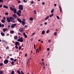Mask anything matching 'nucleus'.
Wrapping results in <instances>:
<instances>
[{
  "mask_svg": "<svg viewBox=\"0 0 74 74\" xmlns=\"http://www.w3.org/2000/svg\"><path fill=\"white\" fill-rule=\"evenodd\" d=\"M2 25L1 24H0V27H1Z\"/></svg>",
  "mask_w": 74,
  "mask_h": 74,
  "instance_id": "obj_61",
  "label": "nucleus"
},
{
  "mask_svg": "<svg viewBox=\"0 0 74 74\" xmlns=\"http://www.w3.org/2000/svg\"><path fill=\"white\" fill-rule=\"evenodd\" d=\"M18 41H19V42H23V38L21 37L20 38H19L17 40Z\"/></svg>",
  "mask_w": 74,
  "mask_h": 74,
  "instance_id": "obj_3",
  "label": "nucleus"
},
{
  "mask_svg": "<svg viewBox=\"0 0 74 74\" xmlns=\"http://www.w3.org/2000/svg\"><path fill=\"white\" fill-rule=\"evenodd\" d=\"M21 74H24V73L22 72V71H21Z\"/></svg>",
  "mask_w": 74,
  "mask_h": 74,
  "instance_id": "obj_43",
  "label": "nucleus"
},
{
  "mask_svg": "<svg viewBox=\"0 0 74 74\" xmlns=\"http://www.w3.org/2000/svg\"><path fill=\"white\" fill-rule=\"evenodd\" d=\"M7 21L9 23H10V18L8 17H7Z\"/></svg>",
  "mask_w": 74,
  "mask_h": 74,
  "instance_id": "obj_9",
  "label": "nucleus"
},
{
  "mask_svg": "<svg viewBox=\"0 0 74 74\" xmlns=\"http://www.w3.org/2000/svg\"><path fill=\"white\" fill-rule=\"evenodd\" d=\"M44 24H45V25H47V23L45 22V23Z\"/></svg>",
  "mask_w": 74,
  "mask_h": 74,
  "instance_id": "obj_60",
  "label": "nucleus"
},
{
  "mask_svg": "<svg viewBox=\"0 0 74 74\" xmlns=\"http://www.w3.org/2000/svg\"><path fill=\"white\" fill-rule=\"evenodd\" d=\"M13 17H14V18H16L17 17H16V14H14V15H13Z\"/></svg>",
  "mask_w": 74,
  "mask_h": 74,
  "instance_id": "obj_14",
  "label": "nucleus"
},
{
  "mask_svg": "<svg viewBox=\"0 0 74 74\" xmlns=\"http://www.w3.org/2000/svg\"><path fill=\"white\" fill-rule=\"evenodd\" d=\"M3 8H6V9H7V8H8V6H6V5H4L3 6Z\"/></svg>",
  "mask_w": 74,
  "mask_h": 74,
  "instance_id": "obj_13",
  "label": "nucleus"
},
{
  "mask_svg": "<svg viewBox=\"0 0 74 74\" xmlns=\"http://www.w3.org/2000/svg\"><path fill=\"white\" fill-rule=\"evenodd\" d=\"M16 60H17L16 59H15V60H14V62H16Z\"/></svg>",
  "mask_w": 74,
  "mask_h": 74,
  "instance_id": "obj_53",
  "label": "nucleus"
},
{
  "mask_svg": "<svg viewBox=\"0 0 74 74\" xmlns=\"http://www.w3.org/2000/svg\"><path fill=\"white\" fill-rule=\"evenodd\" d=\"M42 5H44V4H45V3L44 2H42Z\"/></svg>",
  "mask_w": 74,
  "mask_h": 74,
  "instance_id": "obj_50",
  "label": "nucleus"
},
{
  "mask_svg": "<svg viewBox=\"0 0 74 74\" xmlns=\"http://www.w3.org/2000/svg\"><path fill=\"white\" fill-rule=\"evenodd\" d=\"M23 2H24V3H27V1H25V0H24L23 1Z\"/></svg>",
  "mask_w": 74,
  "mask_h": 74,
  "instance_id": "obj_40",
  "label": "nucleus"
},
{
  "mask_svg": "<svg viewBox=\"0 0 74 74\" xmlns=\"http://www.w3.org/2000/svg\"><path fill=\"white\" fill-rule=\"evenodd\" d=\"M19 12H16V14L17 15H18L19 14Z\"/></svg>",
  "mask_w": 74,
  "mask_h": 74,
  "instance_id": "obj_44",
  "label": "nucleus"
},
{
  "mask_svg": "<svg viewBox=\"0 0 74 74\" xmlns=\"http://www.w3.org/2000/svg\"><path fill=\"white\" fill-rule=\"evenodd\" d=\"M2 41H3V42H5V41L4 40H2Z\"/></svg>",
  "mask_w": 74,
  "mask_h": 74,
  "instance_id": "obj_59",
  "label": "nucleus"
},
{
  "mask_svg": "<svg viewBox=\"0 0 74 74\" xmlns=\"http://www.w3.org/2000/svg\"><path fill=\"white\" fill-rule=\"evenodd\" d=\"M0 3H4L3 0H0Z\"/></svg>",
  "mask_w": 74,
  "mask_h": 74,
  "instance_id": "obj_30",
  "label": "nucleus"
},
{
  "mask_svg": "<svg viewBox=\"0 0 74 74\" xmlns=\"http://www.w3.org/2000/svg\"><path fill=\"white\" fill-rule=\"evenodd\" d=\"M35 32H34L33 34H32L31 36H34V34H35Z\"/></svg>",
  "mask_w": 74,
  "mask_h": 74,
  "instance_id": "obj_32",
  "label": "nucleus"
},
{
  "mask_svg": "<svg viewBox=\"0 0 74 74\" xmlns=\"http://www.w3.org/2000/svg\"><path fill=\"white\" fill-rule=\"evenodd\" d=\"M25 38H27V35H25Z\"/></svg>",
  "mask_w": 74,
  "mask_h": 74,
  "instance_id": "obj_56",
  "label": "nucleus"
},
{
  "mask_svg": "<svg viewBox=\"0 0 74 74\" xmlns=\"http://www.w3.org/2000/svg\"><path fill=\"white\" fill-rule=\"evenodd\" d=\"M12 74H14V71H12V73H11Z\"/></svg>",
  "mask_w": 74,
  "mask_h": 74,
  "instance_id": "obj_35",
  "label": "nucleus"
},
{
  "mask_svg": "<svg viewBox=\"0 0 74 74\" xmlns=\"http://www.w3.org/2000/svg\"><path fill=\"white\" fill-rule=\"evenodd\" d=\"M3 63H0V66H3Z\"/></svg>",
  "mask_w": 74,
  "mask_h": 74,
  "instance_id": "obj_31",
  "label": "nucleus"
},
{
  "mask_svg": "<svg viewBox=\"0 0 74 74\" xmlns=\"http://www.w3.org/2000/svg\"><path fill=\"white\" fill-rule=\"evenodd\" d=\"M3 7V5H0V8H1Z\"/></svg>",
  "mask_w": 74,
  "mask_h": 74,
  "instance_id": "obj_47",
  "label": "nucleus"
},
{
  "mask_svg": "<svg viewBox=\"0 0 74 74\" xmlns=\"http://www.w3.org/2000/svg\"><path fill=\"white\" fill-rule=\"evenodd\" d=\"M6 49H9V47L8 46H7L6 48Z\"/></svg>",
  "mask_w": 74,
  "mask_h": 74,
  "instance_id": "obj_34",
  "label": "nucleus"
},
{
  "mask_svg": "<svg viewBox=\"0 0 74 74\" xmlns=\"http://www.w3.org/2000/svg\"><path fill=\"white\" fill-rule=\"evenodd\" d=\"M54 34L55 36H56V32H55L54 33Z\"/></svg>",
  "mask_w": 74,
  "mask_h": 74,
  "instance_id": "obj_51",
  "label": "nucleus"
},
{
  "mask_svg": "<svg viewBox=\"0 0 74 74\" xmlns=\"http://www.w3.org/2000/svg\"><path fill=\"white\" fill-rule=\"evenodd\" d=\"M16 25V24H12V25L11 26V27L12 28H14Z\"/></svg>",
  "mask_w": 74,
  "mask_h": 74,
  "instance_id": "obj_6",
  "label": "nucleus"
},
{
  "mask_svg": "<svg viewBox=\"0 0 74 74\" xmlns=\"http://www.w3.org/2000/svg\"><path fill=\"white\" fill-rule=\"evenodd\" d=\"M27 27V25H25V27Z\"/></svg>",
  "mask_w": 74,
  "mask_h": 74,
  "instance_id": "obj_63",
  "label": "nucleus"
},
{
  "mask_svg": "<svg viewBox=\"0 0 74 74\" xmlns=\"http://www.w3.org/2000/svg\"><path fill=\"white\" fill-rule=\"evenodd\" d=\"M18 3H21V1H20V0H18Z\"/></svg>",
  "mask_w": 74,
  "mask_h": 74,
  "instance_id": "obj_49",
  "label": "nucleus"
},
{
  "mask_svg": "<svg viewBox=\"0 0 74 74\" xmlns=\"http://www.w3.org/2000/svg\"><path fill=\"white\" fill-rule=\"evenodd\" d=\"M19 44V42H16L15 43V45L16 46H17Z\"/></svg>",
  "mask_w": 74,
  "mask_h": 74,
  "instance_id": "obj_12",
  "label": "nucleus"
},
{
  "mask_svg": "<svg viewBox=\"0 0 74 74\" xmlns=\"http://www.w3.org/2000/svg\"><path fill=\"white\" fill-rule=\"evenodd\" d=\"M10 59L11 60H12V61H13V60H14V58H10Z\"/></svg>",
  "mask_w": 74,
  "mask_h": 74,
  "instance_id": "obj_33",
  "label": "nucleus"
},
{
  "mask_svg": "<svg viewBox=\"0 0 74 74\" xmlns=\"http://www.w3.org/2000/svg\"><path fill=\"white\" fill-rule=\"evenodd\" d=\"M3 19H4V20H5V17H3Z\"/></svg>",
  "mask_w": 74,
  "mask_h": 74,
  "instance_id": "obj_52",
  "label": "nucleus"
},
{
  "mask_svg": "<svg viewBox=\"0 0 74 74\" xmlns=\"http://www.w3.org/2000/svg\"><path fill=\"white\" fill-rule=\"evenodd\" d=\"M17 73L18 74H21V72H20V71H17Z\"/></svg>",
  "mask_w": 74,
  "mask_h": 74,
  "instance_id": "obj_28",
  "label": "nucleus"
},
{
  "mask_svg": "<svg viewBox=\"0 0 74 74\" xmlns=\"http://www.w3.org/2000/svg\"><path fill=\"white\" fill-rule=\"evenodd\" d=\"M2 27H4V24H2Z\"/></svg>",
  "mask_w": 74,
  "mask_h": 74,
  "instance_id": "obj_55",
  "label": "nucleus"
},
{
  "mask_svg": "<svg viewBox=\"0 0 74 74\" xmlns=\"http://www.w3.org/2000/svg\"><path fill=\"white\" fill-rule=\"evenodd\" d=\"M18 38V36H15L14 37V39H15V40H16L17 38Z\"/></svg>",
  "mask_w": 74,
  "mask_h": 74,
  "instance_id": "obj_21",
  "label": "nucleus"
},
{
  "mask_svg": "<svg viewBox=\"0 0 74 74\" xmlns=\"http://www.w3.org/2000/svg\"><path fill=\"white\" fill-rule=\"evenodd\" d=\"M17 20L19 22H20V23H22V20L20 18H17Z\"/></svg>",
  "mask_w": 74,
  "mask_h": 74,
  "instance_id": "obj_7",
  "label": "nucleus"
},
{
  "mask_svg": "<svg viewBox=\"0 0 74 74\" xmlns=\"http://www.w3.org/2000/svg\"><path fill=\"white\" fill-rule=\"evenodd\" d=\"M10 32L11 33V34H14V31H10Z\"/></svg>",
  "mask_w": 74,
  "mask_h": 74,
  "instance_id": "obj_16",
  "label": "nucleus"
},
{
  "mask_svg": "<svg viewBox=\"0 0 74 74\" xmlns=\"http://www.w3.org/2000/svg\"><path fill=\"white\" fill-rule=\"evenodd\" d=\"M49 30H48L47 31H46V33H49Z\"/></svg>",
  "mask_w": 74,
  "mask_h": 74,
  "instance_id": "obj_36",
  "label": "nucleus"
},
{
  "mask_svg": "<svg viewBox=\"0 0 74 74\" xmlns=\"http://www.w3.org/2000/svg\"><path fill=\"white\" fill-rule=\"evenodd\" d=\"M54 6H55V7H56V4H54Z\"/></svg>",
  "mask_w": 74,
  "mask_h": 74,
  "instance_id": "obj_62",
  "label": "nucleus"
},
{
  "mask_svg": "<svg viewBox=\"0 0 74 74\" xmlns=\"http://www.w3.org/2000/svg\"><path fill=\"white\" fill-rule=\"evenodd\" d=\"M5 15H8V12H6L5 14Z\"/></svg>",
  "mask_w": 74,
  "mask_h": 74,
  "instance_id": "obj_37",
  "label": "nucleus"
},
{
  "mask_svg": "<svg viewBox=\"0 0 74 74\" xmlns=\"http://www.w3.org/2000/svg\"><path fill=\"white\" fill-rule=\"evenodd\" d=\"M41 45H40L39 49H40V50H41Z\"/></svg>",
  "mask_w": 74,
  "mask_h": 74,
  "instance_id": "obj_58",
  "label": "nucleus"
},
{
  "mask_svg": "<svg viewBox=\"0 0 74 74\" xmlns=\"http://www.w3.org/2000/svg\"><path fill=\"white\" fill-rule=\"evenodd\" d=\"M31 4H33L34 3V1H31Z\"/></svg>",
  "mask_w": 74,
  "mask_h": 74,
  "instance_id": "obj_41",
  "label": "nucleus"
},
{
  "mask_svg": "<svg viewBox=\"0 0 74 74\" xmlns=\"http://www.w3.org/2000/svg\"><path fill=\"white\" fill-rule=\"evenodd\" d=\"M34 14H37V13L36 12V10H34Z\"/></svg>",
  "mask_w": 74,
  "mask_h": 74,
  "instance_id": "obj_39",
  "label": "nucleus"
},
{
  "mask_svg": "<svg viewBox=\"0 0 74 74\" xmlns=\"http://www.w3.org/2000/svg\"><path fill=\"white\" fill-rule=\"evenodd\" d=\"M45 33V31H43L42 32V34H44Z\"/></svg>",
  "mask_w": 74,
  "mask_h": 74,
  "instance_id": "obj_23",
  "label": "nucleus"
},
{
  "mask_svg": "<svg viewBox=\"0 0 74 74\" xmlns=\"http://www.w3.org/2000/svg\"><path fill=\"white\" fill-rule=\"evenodd\" d=\"M11 64H12V65H14V62L12 61L11 62Z\"/></svg>",
  "mask_w": 74,
  "mask_h": 74,
  "instance_id": "obj_25",
  "label": "nucleus"
},
{
  "mask_svg": "<svg viewBox=\"0 0 74 74\" xmlns=\"http://www.w3.org/2000/svg\"><path fill=\"white\" fill-rule=\"evenodd\" d=\"M27 53H25V57H27Z\"/></svg>",
  "mask_w": 74,
  "mask_h": 74,
  "instance_id": "obj_42",
  "label": "nucleus"
},
{
  "mask_svg": "<svg viewBox=\"0 0 74 74\" xmlns=\"http://www.w3.org/2000/svg\"><path fill=\"white\" fill-rule=\"evenodd\" d=\"M7 21L9 23H10V18L8 17H7Z\"/></svg>",
  "mask_w": 74,
  "mask_h": 74,
  "instance_id": "obj_10",
  "label": "nucleus"
},
{
  "mask_svg": "<svg viewBox=\"0 0 74 74\" xmlns=\"http://www.w3.org/2000/svg\"><path fill=\"white\" fill-rule=\"evenodd\" d=\"M15 47L16 48V49H18V46H15Z\"/></svg>",
  "mask_w": 74,
  "mask_h": 74,
  "instance_id": "obj_45",
  "label": "nucleus"
},
{
  "mask_svg": "<svg viewBox=\"0 0 74 74\" xmlns=\"http://www.w3.org/2000/svg\"><path fill=\"white\" fill-rule=\"evenodd\" d=\"M22 25L23 26H25V22L23 21H22Z\"/></svg>",
  "mask_w": 74,
  "mask_h": 74,
  "instance_id": "obj_8",
  "label": "nucleus"
},
{
  "mask_svg": "<svg viewBox=\"0 0 74 74\" xmlns=\"http://www.w3.org/2000/svg\"><path fill=\"white\" fill-rule=\"evenodd\" d=\"M3 74V71H0V74Z\"/></svg>",
  "mask_w": 74,
  "mask_h": 74,
  "instance_id": "obj_27",
  "label": "nucleus"
},
{
  "mask_svg": "<svg viewBox=\"0 0 74 74\" xmlns=\"http://www.w3.org/2000/svg\"><path fill=\"white\" fill-rule=\"evenodd\" d=\"M59 7L60 12L61 13L62 12V8H61V7L60 6H59Z\"/></svg>",
  "mask_w": 74,
  "mask_h": 74,
  "instance_id": "obj_18",
  "label": "nucleus"
},
{
  "mask_svg": "<svg viewBox=\"0 0 74 74\" xmlns=\"http://www.w3.org/2000/svg\"><path fill=\"white\" fill-rule=\"evenodd\" d=\"M1 34L2 36H4V35H5V34L3 32H1Z\"/></svg>",
  "mask_w": 74,
  "mask_h": 74,
  "instance_id": "obj_15",
  "label": "nucleus"
},
{
  "mask_svg": "<svg viewBox=\"0 0 74 74\" xmlns=\"http://www.w3.org/2000/svg\"><path fill=\"white\" fill-rule=\"evenodd\" d=\"M21 48H22V47L21 46H19L18 48L19 50H20Z\"/></svg>",
  "mask_w": 74,
  "mask_h": 74,
  "instance_id": "obj_29",
  "label": "nucleus"
},
{
  "mask_svg": "<svg viewBox=\"0 0 74 74\" xmlns=\"http://www.w3.org/2000/svg\"><path fill=\"white\" fill-rule=\"evenodd\" d=\"M18 12H20V14H21V13H22V12H21V10H19L18 11Z\"/></svg>",
  "mask_w": 74,
  "mask_h": 74,
  "instance_id": "obj_38",
  "label": "nucleus"
},
{
  "mask_svg": "<svg viewBox=\"0 0 74 74\" xmlns=\"http://www.w3.org/2000/svg\"><path fill=\"white\" fill-rule=\"evenodd\" d=\"M29 19L30 21H33V18L32 17H30L29 18Z\"/></svg>",
  "mask_w": 74,
  "mask_h": 74,
  "instance_id": "obj_17",
  "label": "nucleus"
},
{
  "mask_svg": "<svg viewBox=\"0 0 74 74\" xmlns=\"http://www.w3.org/2000/svg\"><path fill=\"white\" fill-rule=\"evenodd\" d=\"M49 18V16H47L45 18V20H47V19H48V18Z\"/></svg>",
  "mask_w": 74,
  "mask_h": 74,
  "instance_id": "obj_19",
  "label": "nucleus"
},
{
  "mask_svg": "<svg viewBox=\"0 0 74 74\" xmlns=\"http://www.w3.org/2000/svg\"><path fill=\"white\" fill-rule=\"evenodd\" d=\"M47 51H49L50 49H49V48H47Z\"/></svg>",
  "mask_w": 74,
  "mask_h": 74,
  "instance_id": "obj_64",
  "label": "nucleus"
},
{
  "mask_svg": "<svg viewBox=\"0 0 74 74\" xmlns=\"http://www.w3.org/2000/svg\"><path fill=\"white\" fill-rule=\"evenodd\" d=\"M10 21H11V22H12L13 23H15V21L14 18L12 17L10 18Z\"/></svg>",
  "mask_w": 74,
  "mask_h": 74,
  "instance_id": "obj_2",
  "label": "nucleus"
},
{
  "mask_svg": "<svg viewBox=\"0 0 74 74\" xmlns=\"http://www.w3.org/2000/svg\"><path fill=\"white\" fill-rule=\"evenodd\" d=\"M53 16V13H52L51 14V15H49V16L50 18H51V17H52V16Z\"/></svg>",
  "mask_w": 74,
  "mask_h": 74,
  "instance_id": "obj_22",
  "label": "nucleus"
},
{
  "mask_svg": "<svg viewBox=\"0 0 74 74\" xmlns=\"http://www.w3.org/2000/svg\"><path fill=\"white\" fill-rule=\"evenodd\" d=\"M23 21H24V22H26V20L24 19H23Z\"/></svg>",
  "mask_w": 74,
  "mask_h": 74,
  "instance_id": "obj_57",
  "label": "nucleus"
},
{
  "mask_svg": "<svg viewBox=\"0 0 74 74\" xmlns=\"http://www.w3.org/2000/svg\"><path fill=\"white\" fill-rule=\"evenodd\" d=\"M1 22L2 23H5V21L4 19H2L1 20Z\"/></svg>",
  "mask_w": 74,
  "mask_h": 74,
  "instance_id": "obj_20",
  "label": "nucleus"
},
{
  "mask_svg": "<svg viewBox=\"0 0 74 74\" xmlns=\"http://www.w3.org/2000/svg\"><path fill=\"white\" fill-rule=\"evenodd\" d=\"M3 30L4 32H5V31H6V29L5 28H4L3 29Z\"/></svg>",
  "mask_w": 74,
  "mask_h": 74,
  "instance_id": "obj_24",
  "label": "nucleus"
},
{
  "mask_svg": "<svg viewBox=\"0 0 74 74\" xmlns=\"http://www.w3.org/2000/svg\"><path fill=\"white\" fill-rule=\"evenodd\" d=\"M18 16H20L21 15V14H20V13L19 14H18Z\"/></svg>",
  "mask_w": 74,
  "mask_h": 74,
  "instance_id": "obj_54",
  "label": "nucleus"
},
{
  "mask_svg": "<svg viewBox=\"0 0 74 74\" xmlns=\"http://www.w3.org/2000/svg\"><path fill=\"white\" fill-rule=\"evenodd\" d=\"M23 34L24 36H25V35H26V34H25V32L23 33Z\"/></svg>",
  "mask_w": 74,
  "mask_h": 74,
  "instance_id": "obj_48",
  "label": "nucleus"
},
{
  "mask_svg": "<svg viewBox=\"0 0 74 74\" xmlns=\"http://www.w3.org/2000/svg\"><path fill=\"white\" fill-rule=\"evenodd\" d=\"M8 63V60H5L4 61V64H7Z\"/></svg>",
  "mask_w": 74,
  "mask_h": 74,
  "instance_id": "obj_5",
  "label": "nucleus"
},
{
  "mask_svg": "<svg viewBox=\"0 0 74 74\" xmlns=\"http://www.w3.org/2000/svg\"><path fill=\"white\" fill-rule=\"evenodd\" d=\"M19 31L20 32H23V28H21L19 29Z\"/></svg>",
  "mask_w": 74,
  "mask_h": 74,
  "instance_id": "obj_11",
  "label": "nucleus"
},
{
  "mask_svg": "<svg viewBox=\"0 0 74 74\" xmlns=\"http://www.w3.org/2000/svg\"><path fill=\"white\" fill-rule=\"evenodd\" d=\"M57 19H59L60 18H59V16H57Z\"/></svg>",
  "mask_w": 74,
  "mask_h": 74,
  "instance_id": "obj_46",
  "label": "nucleus"
},
{
  "mask_svg": "<svg viewBox=\"0 0 74 74\" xmlns=\"http://www.w3.org/2000/svg\"><path fill=\"white\" fill-rule=\"evenodd\" d=\"M54 11V9H53L51 11V13H53V11Z\"/></svg>",
  "mask_w": 74,
  "mask_h": 74,
  "instance_id": "obj_26",
  "label": "nucleus"
},
{
  "mask_svg": "<svg viewBox=\"0 0 74 74\" xmlns=\"http://www.w3.org/2000/svg\"><path fill=\"white\" fill-rule=\"evenodd\" d=\"M18 8H19V10H23V5H19L18 6Z\"/></svg>",
  "mask_w": 74,
  "mask_h": 74,
  "instance_id": "obj_4",
  "label": "nucleus"
},
{
  "mask_svg": "<svg viewBox=\"0 0 74 74\" xmlns=\"http://www.w3.org/2000/svg\"><path fill=\"white\" fill-rule=\"evenodd\" d=\"M10 8L11 10H12V11H13L14 14H16V9L15 8H12V7H10Z\"/></svg>",
  "mask_w": 74,
  "mask_h": 74,
  "instance_id": "obj_1",
  "label": "nucleus"
}]
</instances>
